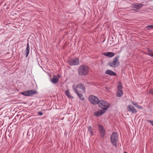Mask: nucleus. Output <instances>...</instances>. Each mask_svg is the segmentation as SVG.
Returning <instances> with one entry per match:
<instances>
[{"mask_svg":"<svg viewBox=\"0 0 153 153\" xmlns=\"http://www.w3.org/2000/svg\"><path fill=\"white\" fill-rule=\"evenodd\" d=\"M90 68L87 65H82L80 66L78 69V73L81 76H85L90 71Z\"/></svg>","mask_w":153,"mask_h":153,"instance_id":"nucleus-1","label":"nucleus"},{"mask_svg":"<svg viewBox=\"0 0 153 153\" xmlns=\"http://www.w3.org/2000/svg\"><path fill=\"white\" fill-rule=\"evenodd\" d=\"M98 104L100 108L105 111L110 107V105L108 102L102 100H100Z\"/></svg>","mask_w":153,"mask_h":153,"instance_id":"nucleus-2","label":"nucleus"},{"mask_svg":"<svg viewBox=\"0 0 153 153\" xmlns=\"http://www.w3.org/2000/svg\"><path fill=\"white\" fill-rule=\"evenodd\" d=\"M110 139L113 145L117 146L118 140V135L115 132L113 133L111 135Z\"/></svg>","mask_w":153,"mask_h":153,"instance_id":"nucleus-3","label":"nucleus"},{"mask_svg":"<svg viewBox=\"0 0 153 153\" xmlns=\"http://www.w3.org/2000/svg\"><path fill=\"white\" fill-rule=\"evenodd\" d=\"M88 100L91 104L94 105L98 104L100 101L97 97L93 95H91L89 97Z\"/></svg>","mask_w":153,"mask_h":153,"instance_id":"nucleus-4","label":"nucleus"},{"mask_svg":"<svg viewBox=\"0 0 153 153\" xmlns=\"http://www.w3.org/2000/svg\"><path fill=\"white\" fill-rule=\"evenodd\" d=\"M119 56L116 57L114 59L113 61L110 62L108 65L111 67L114 68L118 66L119 65Z\"/></svg>","mask_w":153,"mask_h":153,"instance_id":"nucleus-5","label":"nucleus"},{"mask_svg":"<svg viewBox=\"0 0 153 153\" xmlns=\"http://www.w3.org/2000/svg\"><path fill=\"white\" fill-rule=\"evenodd\" d=\"M122 88L123 87L122 86L121 83L120 82L117 86L118 91L116 95L117 97H120L123 95V93Z\"/></svg>","mask_w":153,"mask_h":153,"instance_id":"nucleus-6","label":"nucleus"},{"mask_svg":"<svg viewBox=\"0 0 153 153\" xmlns=\"http://www.w3.org/2000/svg\"><path fill=\"white\" fill-rule=\"evenodd\" d=\"M68 62L70 65H77L79 63V60L78 58H74L69 60Z\"/></svg>","mask_w":153,"mask_h":153,"instance_id":"nucleus-7","label":"nucleus"},{"mask_svg":"<svg viewBox=\"0 0 153 153\" xmlns=\"http://www.w3.org/2000/svg\"><path fill=\"white\" fill-rule=\"evenodd\" d=\"M98 126L100 130V137H103L105 134V130L102 126L99 125Z\"/></svg>","mask_w":153,"mask_h":153,"instance_id":"nucleus-8","label":"nucleus"},{"mask_svg":"<svg viewBox=\"0 0 153 153\" xmlns=\"http://www.w3.org/2000/svg\"><path fill=\"white\" fill-rule=\"evenodd\" d=\"M128 111L133 113H136L137 111L134 107L131 105H128L127 106Z\"/></svg>","mask_w":153,"mask_h":153,"instance_id":"nucleus-9","label":"nucleus"},{"mask_svg":"<svg viewBox=\"0 0 153 153\" xmlns=\"http://www.w3.org/2000/svg\"><path fill=\"white\" fill-rule=\"evenodd\" d=\"M133 7L137 9H139L142 7L144 5L142 3H137L134 4L133 5Z\"/></svg>","mask_w":153,"mask_h":153,"instance_id":"nucleus-10","label":"nucleus"},{"mask_svg":"<svg viewBox=\"0 0 153 153\" xmlns=\"http://www.w3.org/2000/svg\"><path fill=\"white\" fill-rule=\"evenodd\" d=\"M105 111L102 110H100L97 111L94 114V116L97 117L99 116H100L103 113L105 112Z\"/></svg>","mask_w":153,"mask_h":153,"instance_id":"nucleus-11","label":"nucleus"},{"mask_svg":"<svg viewBox=\"0 0 153 153\" xmlns=\"http://www.w3.org/2000/svg\"><path fill=\"white\" fill-rule=\"evenodd\" d=\"M77 87L78 88L81 89L83 92H85V86L83 84L80 83L77 85Z\"/></svg>","mask_w":153,"mask_h":153,"instance_id":"nucleus-12","label":"nucleus"},{"mask_svg":"<svg viewBox=\"0 0 153 153\" xmlns=\"http://www.w3.org/2000/svg\"><path fill=\"white\" fill-rule=\"evenodd\" d=\"M105 73L111 76H116L117 75V74L115 73L110 70H107L105 71Z\"/></svg>","mask_w":153,"mask_h":153,"instance_id":"nucleus-13","label":"nucleus"},{"mask_svg":"<svg viewBox=\"0 0 153 153\" xmlns=\"http://www.w3.org/2000/svg\"><path fill=\"white\" fill-rule=\"evenodd\" d=\"M105 56L108 57H112L114 55V53L113 52H108L105 53L103 54Z\"/></svg>","mask_w":153,"mask_h":153,"instance_id":"nucleus-14","label":"nucleus"},{"mask_svg":"<svg viewBox=\"0 0 153 153\" xmlns=\"http://www.w3.org/2000/svg\"><path fill=\"white\" fill-rule=\"evenodd\" d=\"M51 81L53 83L57 82L59 81V79L56 76H54L53 78L51 79Z\"/></svg>","mask_w":153,"mask_h":153,"instance_id":"nucleus-15","label":"nucleus"},{"mask_svg":"<svg viewBox=\"0 0 153 153\" xmlns=\"http://www.w3.org/2000/svg\"><path fill=\"white\" fill-rule=\"evenodd\" d=\"M37 92L35 90H29V96H31L33 95L36 94Z\"/></svg>","mask_w":153,"mask_h":153,"instance_id":"nucleus-16","label":"nucleus"},{"mask_svg":"<svg viewBox=\"0 0 153 153\" xmlns=\"http://www.w3.org/2000/svg\"><path fill=\"white\" fill-rule=\"evenodd\" d=\"M65 94L68 98L72 99L74 98V97L71 95L70 93L68 90L66 91H65Z\"/></svg>","mask_w":153,"mask_h":153,"instance_id":"nucleus-17","label":"nucleus"},{"mask_svg":"<svg viewBox=\"0 0 153 153\" xmlns=\"http://www.w3.org/2000/svg\"><path fill=\"white\" fill-rule=\"evenodd\" d=\"M76 93L77 94V95L78 96L81 100H84L85 98L83 97L81 93H79L78 91V92Z\"/></svg>","mask_w":153,"mask_h":153,"instance_id":"nucleus-18","label":"nucleus"},{"mask_svg":"<svg viewBox=\"0 0 153 153\" xmlns=\"http://www.w3.org/2000/svg\"><path fill=\"white\" fill-rule=\"evenodd\" d=\"M26 57H27L29 54V38L27 39V47L26 52Z\"/></svg>","mask_w":153,"mask_h":153,"instance_id":"nucleus-19","label":"nucleus"},{"mask_svg":"<svg viewBox=\"0 0 153 153\" xmlns=\"http://www.w3.org/2000/svg\"><path fill=\"white\" fill-rule=\"evenodd\" d=\"M147 51L148 52V54L153 57V51L149 49H147Z\"/></svg>","mask_w":153,"mask_h":153,"instance_id":"nucleus-20","label":"nucleus"},{"mask_svg":"<svg viewBox=\"0 0 153 153\" xmlns=\"http://www.w3.org/2000/svg\"><path fill=\"white\" fill-rule=\"evenodd\" d=\"M88 130L90 133L91 135L92 136L93 135L92 130L91 126H89L88 128Z\"/></svg>","mask_w":153,"mask_h":153,"instance_id":"nucleus-21","label":"nucleus"},{"mask_svg":"<svg viewBox=\"0 0 153 153\" xmlns=\"http://www.w3.org/2000/svg\"><path fill=\"white\" fill-rule=\"evenodd\" d=\"M23 95L26 96H29V90L24 91L22 93Z\"/></svg>","mask_w":153,"mask_h":153,"instance_id":"nucleus-22","label":"nucleus"},{"mask_svg":"<svg viewBox=\"0 0 153 153\" xmlns=\"http://www.w3.org/2000/svg\"><path fill=\"white\" fill-rule=\"evenodd\" d=\"M77 88V86H76L74 85H73L72 86V88L76 93H77L78 92L76 89Z\"/></svg>","mask_w":153,"mask_h":153,"instance_id":"nucleus-23","label":"nucleus"},{"mask_svg":"<svg viewBox=\"0 0 153 153\" xmlns=\"http://www.w3.org/2000/svg\"><path fill=\"white\" fill-rule=\"evenodd\" d=\"M136 107L138 105L137 104V102H131Z\"/></svg>","mask_w":153,"mask_h":153,"instance_id":"nucleus-24","label":"nucleus"},{"mask_svg":"<svg viewBox=\"0 0 153 153\" xmlns=\"http://www.w3.org/2000/svg\"><path fill=\"white\" fill-rule=\"evenodd\" d=\"M148 121L153 126V121L149 120Z\"/></svg>","mask_w":153,"mask_h":153,"instance_id":"nucleus-25","label":"nucleus"},{"mask_svg":"<svg viewBox=\"0 0 153 153\" xmlns=\"http://www.w3.org/2000/svg\"><path fill=\"white\" fill-rule=\"evenodd\" d=\"M37 113H38V115L39 116H41L43 114V113L41 112H39Z\"/></svg>","mask_w":153,"mask_h":153,"instance_id":"nucleus-26","label":"nucleus"},{"mask_svg":"<svg viewBox=\"0 0 153 153\" xmlns=\"http://www.w3.org/2000/svg\"><path fill=\"white\" fill-rule=\"evenodd\" d=\"M136 107L137 108H139V109H142L143 108V107L142 106H140L139 105H137V106Z\"/></svg>","mask_w":153,"mask_h":153,"instance_id":"nucleus-27","label":"nucleus"},{"mask_svg":"<svg viewBox=\"0 0 153 153\" xmlns=\"http://www.w3.org/2000/svg\"><path fill=\"white\" fill-rule=\"evenodd\" d=\"M28 132H29V130H28L27 133L26 132H25V131L23 133V135H24L25 134H27V136L28 135Z\"/></svg>","mask_w":153,"mask_h":153,"instance_id":"nucleus-28","label":"nucleus"},{"mask_svg":"<svg viewBox=\"0 0 153 153\" xmlns=\"http://www.w3.org/2000/svg\"><path fill=\"white\" fill-rule=\"evenodd\" d=\"M150 93L153 95V89H151L150 91Z\"/></svg>","mask_w":153,"mask_h":153,"instance_id":"nucleus-29","label":"nucleus"},{"mask_svg":"<svg viewBox=\"0 0 153 153\" xmlns=\"http://www.w3.org/2000/svg\"><path fill=\"white\" fill-rule=\"evenodd\" d=\"M147 27L148 28H149V29H152L153 28L152 27H149V26H147Z\"/></svg>","mask_w":153,"mask_h":153,"instance_id":"nucleus-30","label":"nucleus"},{"mask_svg":"<svg viewBox=\"0 0 153 153\" xmlns=\"http://www.w3.org/2000/svg\"><path fill=\"white\" fill-rule=\"evenodd\" d=\"M149 27H153V25H149Z\"/></svg>","mask_w":153,"mask_h":153,"instance_id":"nucleus-31","label":"nucleus"},{"mask_svg":"<svg viewBox=\"0 0 153 153\" xmlns=\"http://www.w3.org/2000/svg\"><path fill=\"white\" fill-rule=\"evenodd\" d=\"M124 153H127L126 152H124Z\"/></svg>","mask_w":153,"mask_h":153,"instance_id":"nucleus-32","label":"nucleus"}]
</instances>
